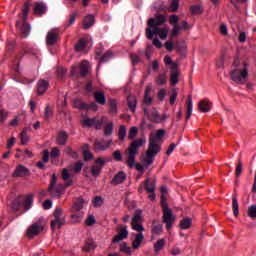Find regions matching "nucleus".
I'll return each instance as SVG.
<instances>
[{
  "label": "nucleus",
  "instance_id": "obj_14",
  "mask_svg": "<svg viewBox=\"0 0 256 256\" xmlns=\"http://www.w3.org/2000/svg\"><path fill=\"white\" fill-rule=\"evenodd\" d=\"M96 165L91 166L90 172L93 177H98L101 173L102 168L105 165V161L102 158H98L95 161Z\"/></svg>",
  "mask_w": 256,
  "mask_h": 256
},
{
  "label": "nucleus",
  "instance_id": "obj_9",
  "mask_svg": "<svg viewBox=\"0 0 256 256\" xmlns=\"http://www.w3.org/2000/svg\"><path fill=\"white\" fill-rule=\"evenodd\" d=\"M162 222L166 224V230H171L173 222L175 221V217L173 215V212L170 208H166L165 210H162Z\"/></svg>",
  "mask_w": 256,
  "mask_h": 256
},
{
  "label": "nucleus",
  "instance_id": "obj_29",
  "mask_svg": "<svg viewBox=\"0 0 256 256\" xmlns=\"http://www.w3.org/2000/svg\"><path fill=\"white\" fill-rule=\"evenodd\" d=\"M232 211L235 217L239 216V202L236 196H232Z\"/></svg>",
  "mask_w": 256,
  "mask_h": 256
},
{
  "label": "nucleus",
  "instance_id": "obj_36",
  "mask_svg": "<svg viewBox=\"0 0 256 256\" xmlns=\"http://www.w3.org/2000/svg\"><path fill=\"white\" fill-rule=\"evenodd\" d=\"M96 248V244L92 239L86 241V244L83 247V251L90 252Z\"/></svg>",
  "mask_w": 256,
  "mask_h": 256
},
{
  "label": "nucleus",
  "instance_id": "obj_7",
  "mask_svg": "<svg viewBox=\"0 0 256 256\" xmlns=\"http://www.w3.org/2000/svg\"><path fill=\"white\" fill-rule=\"evenodd\" d=\"M84 207V200L83 198L79 197L76 199V201L73 203V211H75V213H73L71 215V219L73 223H79L80 222V213H77L78 211H81V209H83Z\"/></svg>",
  "mask_w": 256,
  "mask_h": 256
},
{
  "label": "nucleus",
  "instance_id": "obj_54",
  "mask_svg": "<svg viewBox=\"0 0 256 256\" xmlns=\"http://www.w3.org/2000/svg\"><path fill=\"white\" fill-rule=\"evenodd\" d=\"M178 97V92L176 89H172V92L170 94V105H174L175 101Z\"/></svg>",
  "mask_w": 256,
  "mask_h": 256
},
{
  "label": "nucleus",
  "instance_id": "obj_42",
  "mask_svg": "<svg viewBox=\"0 0 256 256\" xmlns=\"http://www.w3.org/2000/svg\"><path fill=\"white\" fill-rule=\"evenodd\" d=\"M180 30H181V26L178 24H174L171 34H170L171 38H175V37L179 36Z\"/></svg>",
  "mask_w": 256,
  "mask_h": 256
},
{
  "label": "nucleus",
  "instance_id": "obj_50",
  "mask_svg": "<svg viewBox=\"0 0 256 256\" xmlns=\"http://www.w3.org/2000/svg\"><path fill=\"white\" fill-rule=\"evenodd\" d=\"M191 13L193 15H201L203 13V10L201 6L195 5V6H191Z\"/></svg>",
  "mask_w": 256,
  "mask_h": 256
},
{
  "label": "nucleus",
  "instance_id": "obj_51",
  "mask_svg": "<svg viewBox=\"0 0 256 256\" xmlns=\"http://www.w3.org/2000/svg\"><path fill=\"white\" fill-rule=\"evenodd\" d=\"M113 133V123H109L104 128L105 136H110Z\"/></svg>",
  "mask_w": 256,
  "mask_h": 256
},
{
  "label": "nucleus",
  "instance_id": "obj_44",
  "mask_svg": "<svg viewBox=\"0 0 256 256\" xmlns=\"http://www.w3.org/2000/svg\"><path fill=\"white\" fill-rule=\"evenodd\" d=\"M112 58V52L107 51L104 55L100 58V64L107 63Z\"/></svg>",
  "mask_w": 256,
  "mask_h": 256
},
{
  "label": "nucleus",
  "instance_id": "obj_57",
  "mask_svg": "<svg viewBox=\"0 0 256 256\" xmlns=\"http://www.w3.org/2000/svg\"><path fill=\"white\" fill-rule=\"evenodd\" d=\"M178 8H179V1L172 0V2L170 3V11H172V13H175V11H177Z\"/></svg>",
  "mask_w": 256,
  "mask_h": 256
},
{
  "label": "nucleus",
  "instance_id": "obj_15",
  "mask_svg": "<svg viewBox=\"0 0 256 256\" xmlns=\"http://www.w3.org/2000/svg\"><path fill=\"white\" fill-rule=\"evenodd\" d=\"M144 114L149 118L150 122L159 124L161 122V117L159 113L156 111L155 108H152V110H147V108H144Z\"/></svg>",
  "mask_w": 256,
  "mask_h": 256
},
{
  "label": "nucleus",
  "instance_id": "obj_10",
  "mask_svg": "<svg viewBox=\"0 0 256 256\" xmlns=\"http://www.w3.org/2000/svg\"><path fill=\"white\" fill-rule=\"evenodd\" d=\"M165 134L166 131L164 129H160L156 131V135H150L149 147H151L152 144L154 146V149H159V151H161V147L158 143L165 136Z\"/></svg>",
  "mask_w": 256,
  "mask_h": 256
},
{
  "label": "nucleus",
  "instance_id": "obj_31",
  "mask_svg": "<svg viewBox=\"0 0 256 256\" xmlns=\"http://www.w3.org/2000/svg\"><path fill=\"white\" fill-rule=\"evenodd\" d=\"M88 147V144H85L83 146V158L85 162H88L94 158L93 154L90 151H88Z\"/></svg>",
  "mask_w": 256,
  "mask_h": 256
},
{
  "label": "nucleus",
  "instance_id": "obj_24",
  "mask_svg": "<svg viewBox=\"0 0 256 256\" xmlns=\"http://www.w3.org/2000/svg\"><path fill=\"white\" fill-rule=\"evenodd\" d=\"M145 237L143 235V233H138L135 236V239L132 243L133 249L134 250H138L142 244V242L144 241Z\"/></svg>",
  "mask_w": 256,
  "mask_h": 256
},
{
  "label": "nucleus",
  "instance_id": "obj_12",
  "mask_svg": "<svg viewBox=\"0 0 256 256\" xmlns=\"http://www.w3.org/2000/svg\"><path fill=\"white\" fill-rule=\"evenodd\" d=\"M160 152L159 149H155L152 144H150L148 151L146 152V158L144 162L146 163V168L153 164V158Z\"/></svg>",
  "mask_w": 256,
  "mask_h": 256
},
{
  "label": "nucleus",
  "instance_id": "obj_40",
  "mask_svg": "<svg viewBox=\"0 0 256 256\" xmlns=\"http://www.w3.org/2000/svg\"><path fill=\"white\" fill-rule=\"evenodd\" d=\"M179 81V73L178 72H171L170 74V85L175 86Z\"/></svg>",
  "mask_w": 256,
  "mask_h": 256
},
{
  "label": "nucleus",
  "instance_id": "obj_16",
  "mask_svg": "<svg viewBox=\"0 0 256 256\" xmlns=\"http://www.w3.org/2000/svg\"><path fill=\"white\" fill-rule=\"evenodd\" d=\"M47 10H48L47 4H45L43 2H36L34 4V14L37 17H42V16L46 15Z\"/></svg>",
  "mask_w": 256,
  "mask_h": 256
},
{
  "label": "nucleus",
  "instance_id": "obj_62",
  "mask_svg": "<svg viewBox=\"0 0 256 256\" xmlns=\"http://www.w3.org/2000/svg\"><path fill=\"white\" fill-rule=\"evenodd\" d=\"M102 203H103V199L100 196H96L93 200L94 207H101Z\"/></svg>",
  "mask_w": 256,
  "mask_h": 256
},
{
  "label": "nucleus",
  "instance_id": "obj_48",
  "mask_svg": "<svg viewBox=\"0 0 256 256\" xmlns=\"http://www.w3.org/2000/svg\"><path fill=\"white\" fill-rule=\"evenodd\" d=\"M66 154L73 159H78L79 155L77 152L73 151L71 147H67L65 150Z\"/></svg>",
  "mask_w": 256,
  "mask_h": 256
},
{
  "label": "nucleus",
  "instance_id": "obj_28",
  "mask_svg": "<svg viewBox=\"0 0 256 256\" xmlns=\"http://www.w3.org/2000/svg\"><path fill=\"white\" fill-rule=\"evenodd\" d=\"M126 179V174L123 171H120L115 175V177L112 180V184L118 185L121 184L125 181Z\"/></svg>",
  "mask_w": 256,
  "mask_h": 256
},
{
  "label": "nucleus",
  "instance_id": "obj_2",
  "mask_svg": "<svg viewBox=\"0 0 256 256\" xmlns=\"http://www.w3.org/2000/svg\"><path fill=\"white\" fill-rule=\"evenodd\" d=\"M30 2H25L24 7L22 10V23L21 22H16V27L20 30L21 36L23 38H28V36L31 33V25L27 23V18L29 14V9H30Z\"/></svg>",
  "mask_w": 256,
  "mask_h": 256
},
{
  "label": "nucleus",
  "instance_id": "obj_19",
  "mask_svg": "<svg viewBox=\"0 0 256 256\" xmlns=\"http://www.w3.org/2000/svg\"><path fill=\"white\" fill-rule=\"evenodd\" d=\"M49 88V81L45 79H40L37 83V93L38 95H43L47 92Z\"/></svg>",
  "mask_w": 256,
  "mask_h": 256
},
{
  "label": "nucleus",
  "instance_id": "obj_45",
  "mask_svg": "<svg viewBox=\"0 0 256 256\" xmlns=\"http://www.w3.org/2000/svg\"><path fill=\"white\" fill-rule=\"evenodd\" d=\"M248 216L252 219H256V205H251L248 207Z\"/></svg>",
  "mask_w": 256,
  "mask_h": 256
},
{
  "label": "nucleus",
  "instance_id": "obj_11",
  "mask_svg": "<svg viewBox=\"0 0 256 256\" xmlns=\"http://www.w3.org/2000/svg\"><path fill=\"white\" fill-rule=\"evenodd\" d=\"M44 230V225L40 223H33L28 229H27V237L29 239H33L36 236H39Z\"/></svg>",
  "mask_w": 256,
  "mask_h": 256
},
{
  "label": "nucleus",
  "instance_id": "obj_26",
  "mask_svg": "<svg viewBox=\"0 0 256 256\" xmlns=\"http://www.w3.org/2000/svg\"><path fill=\"white\" fill-rule=\"evenodd\" d=\"M193 113V100L191 96H188L187 106H186V121L190 120Z\"/></svg>",
  "mask_w": 256,
  "mask_h": 256
},
{
  "label": "nucleus",
  "instance_id": "obj_56",
  "mask_svg": "<svg viewBox=\"0 0 256 256\" xmlns=\"http://www.w3.org/2000/svg\"><path fill=\"white\" fill-rule=\"evenodd\" d=\"M137 134H138V129H137L136 127H132V128L130 129V131H129L128 138H129L130 140H134L135 137L137 136Z\"/></svg>",
  "mask_w": 256,
  "mask_h": 256
},
{
  "label": "nucleus",
  "instance_id": "obj_30",
  "mask_svg": "<svg viewBox=\"0 0 256 256\" xmlns=\"http://www.w3.org/2000/svg\"><path fill=\"white\" fill-rule=\"evenodd\" d=\"M94 98L98 104H100V105L106 104V98H105L104 92H95Z\"/></svg>",
  "mask_w": 256,
  "mask_h": 256
},
{
  "label": "nucleus",
  "instance_id": "obj_43",
  "mask_svg": "<svg viewBox=\"0 0 256 256\" xmlns=\"http://www.w3.org/2000/svg\"><path fill=\"white\" fill-rule=\"evenodd\" d=\"M86 42L84 39H80L77 44L75 45V50L77 52L83 51L85 49Z\"/></svg>",
  "mask_w": 256,
  "mask_h": 256
},
{
  "label": "nucleus",
  "instance_id": "obj_61",
  "mask_svg": "<svg viewBox=\"0 0 256 256\" xmlns=\"http://www.w3.org/2000/svg\"><path fill=\"white\" fill-rule=\"evenodd\" d=\"M243 172V164L241 161H239L238 165L236 166L235 174L236 177H240Z\"/></svg>",
  "mask_w": 256,
  "mask_h": 256
},
{
  "label": "nucleus",
  "instance_id": "obj_41",
  "mask_svg": "<svg viewBox=\"0 0 256 256\" xmlns=\"http://www.w3.org/2000/svg\"><path fill=\"white\" fill-rule=\"evenodd\" d=\"M51 117H53V109L51 106L48 104L44 110V118L46 120H49Z\"/></svg>",
  "mask_w": 256,
  "mask_h": 256
},
{
  "label": "nucleus",
  "instance_id": "obj_34",
  "mask_svg": "<svg viewBox=\"0 0 256 256\" xmlns=\"http://www.w3.org/2000/svg\"><path fill=\"white\" fill-rule=\"evenodd\" d=\"M163 233V226L161 224H155L152 222V234L160 236Z\"/></svg>",
  "mask_w": 256,
  "mask_h": 256
},
{
  "label": "nucleus",
  "instance_id": "obj_21",
  "mask_svg": "<svg viewBox=\"0 0 256 256\" xmlns=\"http://www.w3.org/2000/svg\"><path fill=\"white\" fill-rule=\"evenodd\" d=\"M198 109L202 113L210 112L212 109V102L209 100H200L198 103Z\"/></svg>",
  "mask_w": 256,
  "mask_h": 256
},
{
  "label": "nucleus",
  "instance_id": "obj_33",
  "mask_svg": "<svg viewBox=\"0 0 256 256\" xmlns=\"http://www.w3.org/2000/svg\"><path fill=\"white\" fill-rule=\"evenodd\" d=\"M166 240L164 238L158 239L156 243H154V252L159 253L165 247Z\"/></svg>",
  "mask_w": 256,
  "mask_h": 256
},
{
  "label": "nucleus",
  "instance_id": "obj_13",
  "mask_svg": "<svg viewBox=\"0 0 256 256\" xmlns=\"http://www.w3.org/2000/svg\"><path fill=\"white\" fill-rule=\"evenodd\" d=\"M103 118L102 119H96V118H93V119H89V118H84L83 122H82V125L85 126V127H92V126H95V128L97 130L101 129L102 125H103Z\"/></svg>",
  "mask_w": 256,
  "mask_h": 256
},
{
  "label": "nucleus",
  "instance_id": "obj_59",
  "mask_svg": "<svg viewBox=\"0 0 256 256\" xmlns=\"http://www.w3.org/2000/svg\"><path fill=\"white\" fill-rule=\"evenodd\" d=\"M76 18H77V13L70 14V17H69V20H68V23L66 24V26L68 28L71 27L74 24Z\"/></svg>",
  "mask_w": 256,
  "mask_h": 256
},
{
  "label": "nucleus",
  "instance_id": "obj_23",
  "mask_svg": "<svg viewBox=\"0 0 256 256\" xmlns=\"http://www.w3.org/2000/svg\"><path fill=\"white\" fill-rule=\"evenodd\" d=\"M156 188V181L148 178L144 181V189L147 191V193H154Z\"/></svg>",
  "mask_w": 256,
  "mask_h": 256
},
{
  "label": "nucleus",
  "instance_id": "obj_49",
  "mask_svg": "<svg viewBox=\"0 0 256 256\" xmlns=\"http://www.w3.org/2000/svg\"><path fill=\"white\" fill-rule=\"evenodd\" d=\"M118 136L121 141H124V139L126 138V127L125 126H123V125L120 126Z\"/></svg>",
  "mask_w": 256,
  "mask_h": 256
},
{
  "label": "nucleus",
  "instance_id": "obj_17",
  "mask_svg": "<svg viewBox=\"0 0 256 256\" xmlns=\"http://www.w3.org/2000/svg\"><path fill=\"white\" fill-rule=\"evenodd\" d=\"M13 177H25L30 175V170L24 165H17Z\"/></svg>",
  "mask_w": 256,
  "mask_h": 256
},
{
  "label": "nucleus",
  "instance_id": "obj_22",
  "mask_svg": "<svg viewBox=\"0 0 256 256\" xmlns=\"http://www.w3.org/2000/svg\"><path fill=\"white\" fill-rule=\"evenodd\" d=\"M67 140H69V134L65 131H60L56 137V142L60 146L67 145Z\"/></svg>",
  "mask_w": 256,
  "mask_h": 256
},
{
  "label": "nucleus",
  "instance_id": "obj_20",
  "mask_svg": "<svg viewBox=\"0 0 256 256\" xmlns=\"http://www.w3.org/2000/svg\"><path fill=\"white\" fill-rule=\"evenodd\" d=\"M111 144H112V140H109L107 142L104 140L102 141L96 140L94 143V147L96 151H105L110 147Z\"/></svg>",
  "mask_w": 256,
  "mask_h": 256
},
{
  "label": "nucleus",
  "instance_id": "obj_32",
  "mask_svg": "<svg viewBox=\"0 0 256 256\" xmlns=\"http://www.w3.org/2000/svg\"><path fill=\"white\" fill-rule=\"evenodd\" d=\"M127 103H128L129 109L134 113L136 111V106H137V100L135 96H128Z\"/></svg>",
  "mask_w": 256,
  "mask_h": 256
},
{
  "label": "nucleus",
  "instance_id": "obj_8",
  "mask_svg": "<svg viewBox=\"0 0 256 256\" xmlns=\"http://www.w3.org/2000/svg\"><path fill=\"white\" fill-rule=\"evenodd\" d=\"M166 22H167V19L163 14H156L154 18L149 19L148 26H149V29L150 30L152 29L153 31L155 28H159L163 26Z\"/></svg>",
  "mask_w": 256,
  "mask_h": 256
},
{
  "label": "nucleus",
  "instance_id": "obj_64",
  "mask_svg": "<svg viewBox=\"0 0 256 256\" xmlns=\"http://www.w3.org/2000/svg\"><path fill=\"white\" fill-rule=\"evenodd\" d=\"M113 157L114 159L117 161V162H120L122 161V155H121V152L119 150L115 151L113 153Z\"/></svg>",
  "mask_w": 256,
  "mask_h": 256
},
{
  "label": "nucleus",
  "instance_id": "obj_39",
  "mask_svg": "<svg viewBox=\"0 0 256 256\" xmlns=\"http://www.w3.org/2000/svg\"><path fill=\"white\" fill-rule=\"evenodd\" d=\"M109 106H110L109 113L112 114V115H116L117 114V102H116V100H113L111 98L109 100Z\"/></svg>",
  "mask_w": 256,
  "mask_h": 256
},
{
  "label": "nucleus",
  "instance_id": "obj_46",
  "mask_svg": "<svg viewBox=\"0 0 256 256\" xmlns=\"http://www.w3.org/2000/svg\"><path fill=\"white\" fill-rule=\"evenodd\" d=\"M8 112L7 110H0V124H4L8 119Z\"/></svg>",
  "mask_w": 256,
  "mask_h": 256
},
{
  "label": "nucleus",
  "instance_id": "obj_47",
  "mask_svg": "<svg viewBox=\"0 0 256 256\" xmlns=\"http://www.w3.org/2000/svg\"><path fill=\"white\" fill-rule=\"evenodd\" d=\"M74 106L77 109L85 110L86 109V104L85 102H82V100H79L78 98L74 100Z\"/></svg>",
  "mask_w": 256,
  "mask_h": 256
},
{
  "label": "nucleus",
  "instance_id": "obj_6",
  "mask_svg": "<svg viewBox=\"0 0 256 256\" xmlns=\"http://www.w3.org/2000/svg\"><path fill=\"white\" fill-rule=\"evenodd\" d=\"M72 184V181L67 182L65 185L60 184L57 186L48 187V193L51 195V197L60 199L61 195L65 193V187H68Z\"/></svg>",
  "mask_w": 256,
  "mask_h": 256
},
{
  "label": "nucleus",
  "instance_id": "obj_1",
  "mask_svg": "<svg viewBox=\"0 0 256 256\" xmlns=\"http://www.w3.org/2000/svg\"><path fill=\"white\" fill-rule=\"evenodd\" d=\"M145 142L146 141L143 138L137 139L131 143L130 147L126 151L128 154L127 165L130 168L135 166L136 169L140 172H143L145 168L140 163L135 164V157L139 152V148L142 147Z\"/></svg>",
  "mask_w": 256,
  "mask_h": 256
},
{
  "label": "nucleus",
  "instance_id": "obj_25",
  "mask_svg": "<svg viewBox=\"0 0 256 256\" xmlns=\"http://www.w3.org/2000/svg\"><path fill=\"white\" fill-rule=\"evenodd\" d=\"M95 19L93 15H87L83 20V29L88 30L94 25Z\"/></svg>",
  "mask_w": 256,
  "mask_h": 256
},
{
  "label": "nucleus",
  "instance_id": "obj_3",
  "mask_svg": "<svg viewBox=\"0 0 256 256\" xmlns=\"http://www.w3.org/2000/svg\"><path fill=\"white\" fill-rule=\"evenodd\" d=\"M34 203V196L32 194H28L25 198L22 196L17 197L12 202L13 211H19L21 207H24L25 211H29Z\"/></svg>",
  "mask_w": 256,
  "mask_h": 256
},
{
  "label": "nucleus",
  "instance_id": "obj_60",
  "mask_svg": "<svg viewBox=\"0 0 256 256\" xmlns=\"http://www.w3.org/2000/svg\"><path fill=\"white\" fill-rule=\"evenodd\" d=\"M60 155H61V152L59 151V148L57 147L52 148L50 157L55 159V158H58Z\"/></svg>",
  "mask_w": 256,
  "mask_h": 256
},
{
  "label": "nucleus",
  "instance_id": "obj_53",
  "mask_svg": "<svg viewBox=\"0 0 256 256\" xmlns=\"http://www.w3.org/2000/svg\"><path fill=\"white\" fill-rule=\"evenodd\" d=\"M131 225H132V229L134 231H137L139 233L144 232V227H143L142 224H140V223H131Z\"/></svg>",
  "mask_w": 256,
  "mask_h": 256
},
{
  "label": "nucleus",
  "instance_id": "obj_4",
  "mask_svg": "<svg viewBox=\"0 0 256 256\" xmlns=\"http://www.w3.org/2000/svg\"><path fill=\"white\" fill-rule=\"evenodd\" d=\"M153 35L160 36V40L164 41L167 39L169 35V27H154V30H151L150 28H147L146 30V37L148 40H153Z\"/></svg>",
  "mask_w": 256,
  "mask_h": 256
},
{
  "label": "nucleus",
  "instance_id": "obj_63",
  "mask_svg": "<svg viewBox=\"0 0 256 256\" xmlns=\"http://www.w3.org/2000/svg\"><path fill=\"white\" fill-rule=\"evenodd\" d=\"M84 166L83 162L79 161L74 164L73 170L75 173H79L82 170V167Z\"/></svg>",
  "mask_w": 256,
  "mask_h": 256
},
{
  "label": "nucleus",
  "instance_id": "obj_27",
  "mask_svg": "<svg viewBox=\"0 0 256 256\" xmlns=\"http://www.w3.org/2000/svg\"><path fill=\"white\" fill-rule=\"evenodd\" d=\"M192 225V219L189 217H185L180 220L179 227L181 230H188Z\"/></svg>",
  "mask_w": 256,
  "mask_h": 256
},
{
  "label": "nucleus",
  "instance_id": "obj_5",
  "mask_svg": "<svg viewBox=\"0 0 256 256\" xmlns=\"http://www.w3.org/2000/svg\"><path fill=\"white\" fill-rule=\"evenodd\" d=\"M249 76V72L247 69L241 70V69H234L230 73V78L233 82L237 84H245L246 79Z\"/></svg>",
  "mask_w": 256,
  "mask_h": 256
},
{
  "label": "nucleus",
  "instance_id": "obj_55",
  "mask_svg": "<svg viewBox=\"0 0 256 256\" xmlns=\"http://www.w3.org/2000/svg\"><path fill=\"white\" fill-rule=\"evenodd\" d=\"M56 74H57V77L59 79H63L65 77V75L67 74V69H65V68H58L56 70Z\"/></svg>",
  "mask_w": 256,
  "mask_h": 256
},
{
  "label": "nucleus",
  "instance_id": "obj_37",
  "mask_svg": "<svg viewBox=\"0 0 256 256\" xmlns=\"http://www.w3.org/2000/svg\"><path fill=\"white\" fill-rule=\"evenodd\" d=\"M167 83V76L165 73L156 76V85L163 86Z\"/></svg>",
  "mask_w": 256,
  "mask_h": 256
},
{
  "label": "nucleus",
  "instance_id": "obj_35",
  "mask_svg": "<svg viewBox=\"0 0 256 256\" xmlns=\"http://www.w3.org/2000/svg\"><path fill=\"white\" fill-rule=\"evenodd\" d=\"M88 65L89 63L86 60L80 64V76L83 78L88 74Z\"/></svg>",
  "mask_w": 256,
  "mask_h": 256
},
{
  "label": "nucleus",
  "instance_id": "obj_38",
  "mask_svg": "<svg viewBox=\"0 0 256 256\" xmlns=\"http://www.w3.org/2000/svg\"><path fill=\"white\" fill-rule=\"evenodd\" d=\"M64 221L61 218H56L54 220L51 221V229L55 230V227L58 226L59 229H61V227H63Z\"/></svg>",
  "mask_w": 256,
  "mask_h": 256
},
{
  "label": "nucleus",
  "instance_id": "obj_58",
  "mask_svg": "<svg viewBox=\"0 0 256 256\" xmlns=\"http://www.w3.org/2000/svg\"><path fill=\"white\" fill-rule=\"evenodd\" d=\"M123 239H127L129 232L127 230V226H123L118 233Z\"/></svg>",
  "mask_w": 256,
  "mask_h": 256
},
{
  "label": "nucleus",
  "instance_id": "obj_52",
  "mask_svg": "<svg viewBox=\"0 0 256 256\" xmlns=\"http://www.w3.org/2000/svg\"><path fill=\"white\" fill-rule=\"evenodd\" d=\"M24 54H30L33 56H38V51L35 48L32 47H25L24 48Z\"/></svg>",
  "mask_w": 256,
  "mask_h": 256
},
{
  "label": "nucleus",
  "instance_id": "obj_18",
  "mask_svg": "<svg viewBox=\"0 0 256 256\" xmlns=\"http://www.w3.org/2000/svg\"><path fill=\"white\" fill-rule=\"evenodd\" d=\"M58 39H59V34L57 32L49 31L46 36V45L55 46L57 44Z\"/></svg>",
  "mask_w": 256,
  "mask_h": 256
}]
</instances>
